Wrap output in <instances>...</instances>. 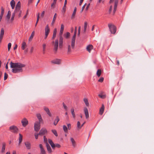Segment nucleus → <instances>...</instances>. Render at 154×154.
Instances as JSON below:
<instances>
[{
  "label": "nucleus",
  "mask_w": 154,
  "mask_h": 154,
  "mask_svg": "<svg viewBox=\"0 0 154 154\" xmlns=\"http://www.w3.org/2000/svg\"><path fill=\"white\" fill-rule=\"evenodd\" d=\"M10 64V67L13 68L12 72L15 73L22 72L23 70L22 68L25 66L24 64L19 63H13L12 62H11Z\"/></svg>",
  "instance_id": "1"
},
{
  "label": "nucleus",
  "mask_w": 154,
  "mask_h": 154,
  "mask_svg": "<svg viewBox=\"0 0 154 154\" xmlns=\"http://www.w3.org/2000/svg\"><path fill=\"white\" fill-rule=\"evenodd\" d=\"M108 26L111 33L115 34L116 31V27L114 25L110 23L108 24Z\"/></svg>",
  "instance_id": "2"
},
{
  "label": "nucleus",
  "mask_w": 154,
  "mask_h": 154,
  "mask_svg": "<svg viewBox=\"0 0 154 154\" xmlns=\"http://www.w3.org/2000/svg\"><path fill=\"white\" fill-rule=\"evenodd\" d=\"M77 30H75L74 34L72 37V39L71 46L72 49H73L74 48L75 45V42L76 36V35Z\"/></svg>",
  "instance_id": "3"
},
{
  "label": "nucleus",
  "mask_w": 154,
  "mask_h": 154,
  "mask_svg": "<svg viewBox=\"0 0 154 154\" xmlns=\"http://www.w3.org/2000/svg\"><path fill=\"white\" fill-rule=\"evenodd\" d=\"M63 31H60L59 33V48H62L63 44V37L62 36Z\"/></svg>",
  "instance_id": "4"
},
{
  "label": "nucleus",
  "mask_w": 154,
  "mask_h": 154,
  "mask_svg": "<svg viewBox=\"0 0 154 154\" xmlns=\"http://www.w3.org/2000/svg\"><path fill=\"white\" fill-rule=\"evenodd\" d=\"M54 43V53H56L57 51L58 46V40L57 39L55 40V41L53 42Z\"/></svg>",
  "instance_id": "5"
},
{
  "label": "nucleus",
  "mask_w": 154,
  "mask_h": 154,
  "mask_svg": "<svg viewBox=\"0 0 154 154\" xmlns=\"http://www.w3.org/2000/svg\"><path fill=\"white\" fill-rule=\"evenodd\" d=\"M40 122H36L34 124V130L36 131H38L40 128Z\"/></svg>",
  "instance_id": "6"
},
{
  "label": "nucleus",
  "mask_w": 154,
  "mask_h": 154,
  "mask_svg": "<svg viewBox=\"0 0 154 154\" xmlns=\"http://www.w3.org/2000/svg\"><path fill=\"white\" fill-rule=\"evenodd\" d=\"M9 130L11 132L13 133H17L18 129L16 126L13 125L9 127Z\"/></svg>",
  "instance_id": "7"
},
{
  "label": "nucleus",
  "mask_w": 154,
  "mask_h": 154,
  "mask_svg": "<svg viewBox=\"0 0 154 154\" xmlns=\"http://www.w3.org/2000/svg\"><path fill=\"white\" fill-rule=\"evenodd\" d=\"M47 132L46 129L45 128H42L38 134L40 135H42L45 134Z\"/></svg>",
  "instance_id": "8"
},
{
  "label": "nucleus",
  "mask_w": 154,
  "mask_h": 154,
  "mask_svg": "<svg viewBox=\"0 0 154 154\" xmlns=\"http://www.w3.org/2000/svg\"><path fill=\"white\" fill-rule=\"evenodd\" d=\"M21 123L23 127L26 126L28 124V122L27 120L26 119H23L21 121Z\"/></svg>",
  "instance_id": "9"
},
{
  "label": "nucleus",
  "mask_w": 154,
  "mask_h": 154,
  "mask_svg": "<svg viewBox=\"0 0 154 154\" xmlns=\"http://www.w3.org/2000/svg\"><path fill=\"white\" fill-rule=\"evenodd\" d=\"M51 62L53 63L59 64H60L61 63V60L59 59H56L52 60Z\"/></svg>",
  "instance_id": "10"
},
{
  "label": "nucleus",
  "mask_w": 154,
  "mask_h": 154,
  "mask_svg": "<svg viewBox=\"0 0 154 154\" xmlns=\"http://www.w3.org/2000/svg\"><path fill=\"white\" fill-rule=\"evenodd\" d=\"M85 114V116L86 118L88 119L89 117V113L88 109L86 107H85L84 109Z\"/></svg>",
  "instance_id": "11"
},
{
  "label": "nucleus",
  "mask_w": 154,
  "mask_h": 154,
  "mask_svg": "<svg viewBox=\"0 0 154 154\" xmlns=\"http://www.w3.org/2000/svg\"><path fill=\"white\" fill-rule=\"evenodd\" d=\"M24 144L27 149H31V145L30 142L28 141H26L24 143Z\"/></svg>",
  "instance_id": "12"
},
{
  "label": "nucleus",
  "mask_w": 154,
  "mask_h": 154,
  "mask_svg": "<svg viewBox=\"0 0 154 154\" xmlns=\"http://www.w3.org/2000/svg\"><path fill=\"white\" fill-rule=\"evenodd\" d=\"M15 12H16V15H17L19 17H21L22 11L20 10V9L18 10L15 9Z\"/></svg>",
  "instance_id": "13"
},
{
  "label": "nucleus",
  "mask_w": 154,
  "mask_h": 154,
  "mask_svg": "<svg viewBox=\"0 0 154 154\" xmlns=\"http://www.w3.org/2000/svg\"><path fill=\"white\" fill-rule=\"evenodd\" d=\"M50 32V29L48 25H47L45 28V35H48Z\"/></svg>",
  "instance_id": "14"
},
{
  "label": "nucleus",
  "mask_w": 154,
  "mask_h": 154,
  "mask_svg": "<svg viewBox=\"0 0 154 154\" xmlns=\"http://www.w3.org/2000/svg\"><path fill=\"white\" fill-rule=\"evenodd\" d=\"M39 146L41 152L40 154H45L46 152L45 150L44 149L42 145V144H40L39 145Z\"/></svg>",
  "instance_id": "15"
},
{
  "label": "nucleus",
  "mask_w": 154,
  "mask_h": 154,
  "mask_svg": "<svg viewBox=\"0 0 154 154\" xmlns=\"http://www.w3.org/2000/svg\"><path fill=\"white\" fill-rule=\"evenodd\" d=\"M93 49V46L91 45H89L87 46L86 49L90 53L91 50Z\"/></svg>",
  "instance_id": "16"
},
{
  "label": "nucleus",
  "mask_w": 154,
  "mask_h": 154,
  "mask_svg": "<svg viewBox=\"0 0 154 154\" xmlns=\"http://www.w3.org/2000/svg\"><path fill=\"white\" fill-rule=\"evenodd\" d=\"M44 110L45 111L47 112V114L49 116H51V114L50 112V110L49 109L46 107H44Z\"/></svg>",
  "instance_id": "17"
},
{
  "label": "nucleus",
  "mask_w": 154,
  "mask_h": 154,
  "mask_svg": "<svg viewBox=\"0 0 154 154\" xmlns=\"http://www.w3.org/2000/svg\"><path fill=\"white\" fill-rule=\"evenodd\" d=\"M76 10H77V8H76L75 7L74 8L73 12L71 16V19H73L75 18V15L76 14Z\"/></svg>",
  "instance_id": "18"
},
{
  "label": "nucleus",
  "mask_w": 154,
  "mask_h": 154,
  "mask_svg": "<svg viewBox=\"0 0 154 154\" xmlns=\"http://www.w3.org/2000/svg\"><path fill=\"white\" fill-rule=\"evenodd\" d=\"M104 109V106L103 104L100 110L99 114L100 115H102L103 114Z\"/></svg>",
  "instance_id": "19"
},
{
  "label": "nucleus",
  "mask_w": 154,
  "mask_h": 154,
  "mask_svg": "<svg viewBox=\"0 0 154 154\" xmlns=\"http://www.w3.org/2000/svg\"><path fill=\"white\" fill-rule=\"evenodd\" d=\"M48 140V142L49 143V144H50L51 146L52 149H54V146H55V144L50 139H49Z\"/></svg>",
  "instance_id": "20"
},
{
  "label": "nucleus",
  "mask_w": 154,
  "mask_h": 154,
  "mask_svg": "<svg viewBox=\"0 0 154 154\" xmlns=\"http://www.w3.org/2000/svg\"><path fill=\"white\" fill-rule=\"evenodd\" d=\"M37 117L39 120V121L37 122H40L41 123L42 122V121L43 120L40 114H37Z\"/></svg>",
  "instance_id": "21"
},
{
  "label": "nucleus",
  "mask_w": 154,
  "mask_h": 154,
  "mask_svg": "<svg viewBox=\"0 0 154 154\" xmlns=\"http://www.w3.org/2000/svg\"><path fill=\"white\" fill-rule=\"evenodd\" d=\"M11 6L12 9H14V8L15 4V1L14 0H12L10 2Z\"/></svg>",
  "instance_id": "22"
},
{
  "label": "nucleus",
  "mask_w": 154,
  "mask_h": 154,
  "mask_svg": "<svg viewBox=\"0 0 154 154\" xmlns=\"http://www.w3.org/2000/svg\"><path fill=\"white\" fill-rule=\"evenodd\" d=\"M46 146L47 147V149L49 153H51L52 152V150L51 148L48 143H47L46 144Z\"/></svg>",
  "instance_id": "23"
},
{
  "label": "nucleus",
  "mask_w": 154,
  "mask_h": 154,
  "mask_svg": "<svg viewBox=\"0 0 154 154\" xmlns=\"http://www.w3.org/2000/svg\"><path fill=\"white\" fill-rule=\"evenodd\" d=\"M57 32V31L56 28L54 29L53 31V35L52 37V39H54L56 37Z\"/></svg>",
  "instance_id": "24"
},
{
  "label": "nucleus",
  "mask_w": 154,
  "mask_h": 154,
  "mask_svg": "<svg viewBox=\"0 0 154 154\" xmlns=\"http://www.w3.org/2000/svg\"><path fill=\"white\" fill-rule=\"evenodd\" d=\"M20 1L17 2V3L16 5L15 9H19L20 8Z\"/></svg>",
  "instance_id": "25"
},
{
  "label": "nucleus",
  "mask_w": 154,
  "mask_h": 154,
  "mask_svg": "<svg viewBox=\"0 0 154 154\" xmlns=\"http://www.w3.org/2000/svg\"><path fill=\"white\" fill-rule=\"evenodd\" d=\"M34 34H35L34 31H32L30 37H29V41L30 42L32 40V38L34 37Z\"/></svg>",
  "instance_id": "26"
},
{
  "label": "nucleus",
  "mask_w": 154,
  "mask_h": 154,
  "mask_svg": "<svg viewBox=\"0 0 154 154\" xmlns=\"http://www.w3.org/2000/svg\"><path fill=\"white\" fill-rule=\"evenodd\" d=\"M57 14L56 13H55L54 16V17H53V20H52V21L51 23V24L52 25H53L55 21V20H56V17H57Z\"/></svg>",
  "instance_id": "27"
},
{
  "label": "nucleus",
  "mask_w": 154,
  "mask_h": 154,
  "mask_svg": "<svg viewBox=\"0 0 154 154\" xmlns=\"http://www.w3.org/2000/svg\"><path fill=\"white\" fill-rule=\"evenodd\" d=\"M70 140L71 141L72 145L73 147H75L76 146L75 142L73 138L72 137L70 138Z\"/></svg>",
  "instance_id": "28"
},
{
  "label": "nucleus",
  "mask_w": 154,
  "mask_h": 154,
  "mask_svg": "<svg viewBox=\"0 0 154 154\" xmlns=\"http://www.w3.org/2000/svg\"><path fill=\"white\" fill-rule=\"evenodd\" d=\"M19 145H20L21 143L22 140V135L20 134H19Z\"/></svg>",
  "instance_id": "29"
},
{
  "label": "nucleus",
  "mask_w": 154,
  "mask_h": 154,
  "mask_svg": "<svg viewBox=\"0 0 154 154\" xmlns=\"http://www.w3.org/2000/svg\"><path fill=\"white\" fill-rule=\"evenodd\" d=\"M59 120H60V119H59V117L58 116H57L56 117V119H55V120L54 122V124L55 125H57V123L59 121Z\"/></svg>",
  "instance_id": "30"
},
{
  "label": "nucleus",
  "mask_w": 154,
  "mask_h": 154,
  "mask_svg": "<svg viewBox=\"0 0 154 154\" xmlns=\"http://www.w3.org/2000/svg\"><path fill=\"white\" fill-rule=\"evenodd\" d=\"M71 112L72 114V116L74 118H75V115L74 112V108H72L71 109Z\"/></svg>",
  "instance_id": "31"
},
{
  "label": "nucleus",
  "mask_w": 154,
  "mask_h": 154,
  "mask_svg": "<svg viewBox=\"0 0 154 154\" xmlns=\"http://www.w3.org/2000/svg\"><path fill=\"white\" fill-rule=\"evenodd\" d=\"M5 143H3L2 144V148L1 152H5Z\"/></svg>",
  "instance_id": "32"
},
{
  "label": "nucleus",
  "mask_w": 154,
  "mask_h": 154,
  "mask_svg": "<svg viewBox=\"0 0 154 154\" xmlns=\"http://www.w3.org/2000/svg\"><path fill=\"white\" fill-rule=\"evenodd\" d=\"M26 47V43L25 42H23L22 44L21 48L23 50H24L25 49Z\"/></svg>",
  "instance_id": "33"
},
{
  "label": "nucleus",
  "mask_w": 154,
  "mask_h": 154,
  "mask_svg": "<svg viewBox=\"0 0 154 154\" xmlns=\"http://www.w3.org/2000/svg\"><path fill=\"white\" fill-rule=\"evenodd\" d=\"M4 29L2 28L1 29L0 34V37L3 38V35H4Z\"/></svg>",
  "instance_id": "34"
},
{
  "label": "nucleus",
  "mask_w": 154,
  "mask_h": 154,
  "mask_svg": "<svg viewBox=\"0 0 154 154\" xmlns=\"http://www.w3.org/2000/svg\"><path fill=\"white\" fill-rule=\"evenodd\" d=\"M84 101L87 106H88L89 105V103L88 101V99L86 98H84Z\"/></svg>",
  "instance_id": "35"
},
{
  "label": "nucleus",
  "mask_w": 154,
  "mask_h": 154,
  "mask_svg": "<svg viewBox=\"0 0 154 154\" xmlns=\"http://www.w3.org/2000/svg\"><path fill=\"white\" fill-rule=\"evenodd\" d=\"M88 25V23L87 22H85L84 23V32L85 33L86 30V29Z\"/></svg>",
  "instance_id": "36"
},
{
  "label": "nucleus",
  "mask_w": 154,
  "mask_h": 154,
  "mask_svg": "<svg viewBox=\"0 0 154 154\" xmlns=\"http://www.w3.org/2000/svg\"><path fill=\"white\" fill-rule=\"evenodd\" d=\"M101 73V70L100 69H99L97 70V75L99 77L100 76Z\"/></svg>",
  "instance_id": "37"
},
{
  "label": "nucleus",
  "mask_w": 154,
  "mask_h": 154,
  "mask_svg": "<svg viewBox=\"0 0 154 154\" xmlns=\"http://www.w3.org/2000/svg\"><path fill=\"white\" fill-rule=\"evenodd\" d=\"M63 129L64 132L65 133H67L68 131V128L65 125L63 126Z\"/></svg>",
  "instance_id": "38"
},
{
  "label": "nucleus",
  "mask_w": 154,
  "mask_h": 154,
  "mask_svg": "<svg viewBox=\"0 0 154 154\" xmlns=\"http://www.w3.org/2000/svg\"><path fill=\"white\" fill-rule=\"evenodd\" d=\"M51 131L56 136V137H57L58 136V134L57 132V131L54 130V129H53Z\"/></svg>",
  "instance_id": "39"
},
{
  "label": "nucleus",
  "mask_w": 154,
  "mask_h": 154,
  "mask_svg": "<svg viewBox=\"0 0 154 154\" xmlns=\"http://www.w3.org/2000/svg\"><path fill=\"white\" fill-rule=\"evenodd\" d=\"M70 34L69 32H67L66 33V34H65L64 35L65 37L66 38H68L70 36Z\"/></svg>",
  "instance_id": "40"
},
{
  "label": "nucleus",
  "mask_w": 154,
  "mask_h": 154,
  "mask_svg": "<svg viewBox=\"0 0 154 154\" xmlns=\"http://www.w3.org/2000/svg\"><path fill=\"white\" fill-rule=\"evenodd\" d=\"M71 51V47L70 45H68V52L67 53H69Z\"/></svg>",
  "instance_id": "41"
},
{
  "label": "nucleus",
  "mask_w": 154,
  "mask_h": 154,
  "mask_svg": "<svg viewBox=\"0 0 154 154\" xmlns=\"http://www.w3.org/2000/svg\"><path fill=\"white\" fill-rule=\"evenodd\" d=\"M43 46V53L44 54L45 53V49H46V44H44L42 45Z\"/></svg>",
  "instance_id": "42"
},
{
  "label": "nucleus",
  "mask_w": 154,
  "mask_h": 154,
  "mask_svg": "<svg viewBox=\"0 0 154 154\" xmlns=\"http://www.w3.org/2000/svg\"><path fill=\"white\" fill-rule=\"evenodd\" d=\"M44 143L46 144L48 143L47 139L45 136H44Z\"/></svg>",
  "instance_id": "43"
},
{
  "label": "nucleus",
  "mask_w": 154,
  "mask_h": 154,
  "mask_svg": "<svg viewBox=\"0 0 154 154\" xmlns=\"http://www.w3.org/2000/svg\"><path fill=\"white\" fill-rule=\"evenodd\" d=\"M98 96L101 98L103 99L106 97V95H103L101 94H99Z\"/></svg>",
  "instance_id": "44"
},
{
  "label": "nucleus",
  "mask_w": 154,
  "mask_h": 154,
  "mask_svg": "<svg viewBox=\"0 0 154 154\" xmlns=\"http://www.w3.org/2000/svg\"><path fill=\"white\" fill-rule=\"evenodd\" d=\"M4 13V9L2 7H1V12L0 15L3 16Z\"/></svg>",
  "instance_id": "45"
},
{
  "label": "nucleus",
  "mask_w": 154,
  "mask_h": 154,
  "mask_svg": "<svg viewBox=\"0 0 154 154\" xmlns=\"http://www.w3.org/2000/svg\"><path fill=\"white\" fill-rule=\"evenodd\" d=\"M64 28V26L63 24H62L61 25V28L60 31H63Z\"/></svg>",
  "instance_id": "46"
},
{
  "label": "nucleus",
  "mask_w": 154,
  "mask_h": 154,
  "mask_svg": "<svg viewBox=\"0 0 154 154\" xmlns=\"http://www.w3.org/2000/svg\"><path fill=\"white\" fill-rule=\"evenodd\" d=\"M66 6L64 5L62 10V12H63V13H64L66 11Z\"/></svg>",
  "instance_id": "47"
},
{
  "label": "nucleus",
  "mask_w": 154,
  "mask_h": 154,
  "mask_svg": "<svg viewBox=\"0 0 154 154\" xmlns=\"http://www.w3.org/2000/svg\"><path fill=\"white\" fill-rule=\"evenodd\" d=\"M8 75L6 73H5L4 74V80H5L8 77Z\"/></svg>",
  "instance_id": "48"
},
{
  "label": "nucleus",
  "mask_w": 154,
  "mask_h": 154,
  "mask_svg": "<svg viewBox=\"0 0 154 154\" xmlns=\"http://www.w3.org/2000/svg\"><path fill=\"white\" fill-rule=\"evenodd\" d=\"M118 3V0H116L115 2V5H114L115 7L117 8Z\"/></svg>",
  "instance_id": "49"
},
{
  "label": "nucleus",
  "mask_w": 154,
  "mask_h": 154,
  "mask_svg": "<svg viewBox=\"0 0 154 154\" xmlns=\"http://www.w3.org/2000/svg\"><path fill=\"white\" fill-rule=\"evenodd\" d=\"M11 43H9L8 45V51H9L10 49L11 48Z\"/></svg>",
  "instance_id": "50"
},
{
  "label": "nucleus",
  "mask_w": 154,
  "mask_h": 154,
  "mask_svg": "<svg viewBox=\"0 0 154 154\" xmlns=\"http://www.w3.org/2000/svg\"><path fill=\"white\" fill-rule=\"evenodd\" d=\"M77 127L79 128H82V126H81L80 123L79 121L77 122Z\"/></svg>",
  "instance_id": "51"
},
{
  "label": "nucleus",
  "mask_w": 154,
  "mask_h": 154,
  "mask_svg": "<svg viewBox=\"0 0 154 154\" xmlns=\"http://www.w3.org/2000/svg\"><path fill=\"white\" fill-rule=\"evenodd\" d=\"M103 80H104V78L103 77H101L98 80V81L100 82H103Z\"/></svg>",
  "instance_id": "52"
},
{
  "label": "nucleus",
  "mask_w": 154,
  "mask_h": 154,
  "mask_svg": "<svg viewBox=\"0 0 154 154\" xmlns=\"http://www.w3.org/2000/svg\"><path fill=\"white\" fill-rule=\"evenodd\" d=\"M63 106L65 109L66 110H67V106L65 105V103H63Z\"/></svg>",
  "instance_id": "53"
},
{
  "label": "nucleus",
  "mask_w": 154,
  "mask_h": 154,
  "mask_svg": "<svg viewBox=\"0 0 154 154\" xmlns=\"http://www.w3.org/2000/svg\"><path fill=\"white\" fill-rule=\"evenodd\" d=\"M67 126L68 127L67 128L69 130H70L71 128V125L70 124H67Z\"/></svg>",
  "instance_id": "54"
},
{
  "label": "nucleus",
  "mask_w": 154,
  "mask_h": 154,
  "mask_svg": "<svg viewBox=\"0 0 154 154\" xmlns=\"http://www.w3.org/2000/svg\"><path fill=\"white\" fill-rule=\"evenodd\" d=\"M56 2L54 1L53 3L51 4V6L53 7V8H54V5L56 4Z\"/></svg>",
  "instance_id": "55"
},
{
  "label": "nucleus",
  "mask_w": 154,
  "mask_h": 154,
  "mask_svg": "<svg viewBox=\"0 0 154 154\" xmlns=\"http://www.w3.org/2000/svg\"><path fill=\"white\" fill-rule=\"evenodd\" d=\"M39 15H40L39 13H38V14H37V21H36L37 23H38V21L39 20Z\"/></svg>",
  "instance_id": "56"
},
{
  "label": "nucleus",
  "mask_w": 154,
  "mask_h": 154,
  "mask_svg": "<svg viewBox=\"0 0 154 154\" xmlns=\"http://www.w3.org/2000/svg\"><path fill=\"white\" fill-rule=\"evenodd\" d=\"M55 147H57V148H60V145L58 144H55L54 148Z\"/></svg>",
  "instance_id": "57"
},
{
  "label": "nucleus",
  "mask_w": 154,
  "mask_h": 154,
  "mask_svg": "<svg viewBox=\"0 0 154 154\" xmlns=\"http://www.w3.org/2000/svg\"><path fill=\"white\" fill-rule=\"evenodd\" d=\"M11 15H10L7 14L6 16V17L8 19V20H9L10 19L11 17Z\"/></svg>",
  "instance_id": "58"
},
{
  "label": "nucleus",
  "mask_w": 154,
  "mask_h": 154,
  "mask_svg": "<svg viewBox=\"0 0 154 154\" xmlns=\"http://www.w3.org/2000/svg\"><path fill=\"white\" fill-rule=\"evenodd\" d=\"M39 135L38 134H35V138L36 139H37L38 138V135Z\"/></svg>",
  "instance_id": "59"
},
{
  "label": "nucleus",
  "mask_w": 154,
  "mask_h": 154,
  "mask_svg": "<svg viewBox=\"0 0 154 154\" xmlns=\"http://www.w3.org/2000/svg\"><path fill=\"white\" fill-rule=\"evenodd\" d=\"M45 13V11H43L42 13L41 14V16L42 17H43L44 16V14Z\"/></svg>",
  "instance_id": "60"
},
{
  "label": "nucleus",
  "mask_w": 154,
  "mask_h": 154,
  "mask_svg": "<svg viewBox=\"0 0 154 154\" xmlns=\"http://www.w3.org/2000/svg\"><path fill=\"white\" fill-rule=\"evenodd\" d=\"M86 4H85L82 7L81 12H82L85 7Z\"/></svg>",
  "instance_id": "61"
},
{
  "label": "nucleus",
  "mask_w": 154,
  "mask_h": 154,
  "mask_svg": "<svg viewBox=\"0 0 154 154\" xmlns=\"http://www.w3.org/2000/svg\"><path fill=\"white\" fill-rule=\"evenodd\" d=\"M112 6H111L110 7L109 10V12L110 13L111 12V11L112 9Z\"/></svg>",
  "instance_id": "62"
},
{
  "label": "nucleus",
  "mask_w": 154,
  "mask_h": 154,
  "mask_svg": "<svg viewBox=\"0 0 154 154\" xmlns=\"http://www.w3.org/2000/svg\"><path fill=\"white\" fill-rule=\"evenodd\" d=\"M33 0H28V4H31L33 1Z\"/></svg>",
  "instance_id": "63"
},
{
  "label": "nucleus",
  "mask_w": 154,
  "mask_h": 154,
  "mask_svg": "<svg viewBox=\"0 0 154 154\" xmlns=\"http://www.w3.org/2000/svg\"><path fill=\"white\" fill-rule=\"evenodd\" d=\"M15 14H16V12H15V11L14 10V13L12 14V17H14Z\"/></svg>",
  "instance_id": "64"
}]
</instances>
